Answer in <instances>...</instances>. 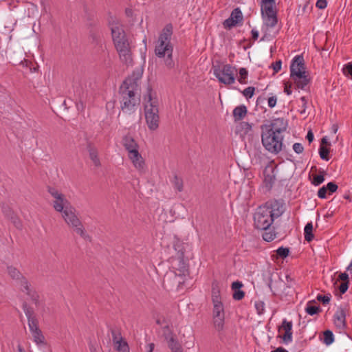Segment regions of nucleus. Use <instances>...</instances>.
Instances as JSON below:
<instances>
[{"instance_id": "nucleus-10", "label": "nucleus", "mask_w": 352, "mask_h": 352, "mask_svg": "<svg viewBox=\"0 0 352 352\" xmlns=\"http://www.w3.org/2000/svg\"><path fill=\"white\" fill-rule=\"evenodd\" d=\"M47 192L56 199L53 203V207L56 211L63 213L65 210L72 208L71 203L57 189L47 186Z\"/></svg>"}, {"instance_id": "nucleus-47", "label": "nucleus", "mask_w": 352, "mask_h": 352, "mask_svg": "<svg viewBox=\"0 0 352 352\" xmlns=\"http://www.w3.org/2000/svg\"><path fill=\"white\" fill-rule=\"evenodd\" d=\"M223 27L225 28L230 29L232 27H234L237 25V23L234 21V20L232 19V17H229L228 19H226L223 23Z\"/></svg>"}, {"instance_id": "nucleus-64", "label": "nucleus", "mask_w": 352, "mask_h": 352, "mask_svg": "<svg viewBox=\"0 0 352 352\" xmlns=\"http://www.w3.org/2000/svg\"><path fill=\"white\" fill-rule=\"evenodd\" d=\"M321 146H323L324 145L325 146L327 147H329L331 146V144L330 142L328 141V139L325 136V137H323L321 140Z\"/></svg>"}, {"instance_id": "nucleus-21", "label": "nucleus", "mask_w": 352, "mask_h": 352, "mask_svg": "<svg viewBox=\"0 0 352 352\" xmlns=\"http://www.w3.org/2000/svg\"><path fill=\"white\" fill-rule=\"evenodd\" d=\"M29 329L34 338V341L37 344H45V337L41 330L38 327V323H34L29 325Z\"/></svg>"}, {"instance_id": "nucleus-30", "label": "nucleus", "mask_w": 352, "mask_h": 352, "mask_svg": "<svg viewBox=\"0 0 352 352\" xmlns=\"http://www.w3.org/2000/svg\"><path fill=\"white\" fill-rule=\"evenodd\" d=\"M211 299L212 302H217L221 300L220 288L217 280L212 283Z\"/></svg>"}, {"instance_id": "nucleus-35", "label": "nucleus", "mask_w": 352, "mask_h": 352, "mask_svg": "<svg viewBox=\"0 0 352 352\" xmlns=\"http://www.w3.org/2000/svg\"><path fill=\"white\" fill-rule=\"evenodd\" d=\"M334 341V336L331 331L326 330L323 333V342L326 345L332 344Z\"/></svg>"}, {"instance_id": "nucleus-25", "label": "nucleus", "mask_w": 352, "mask_h": 352, "mask_svg": "<svg viewBox=\"0 0 352 352\" xmlns=\"http://www.w3.org/2000/svg\"><path fill=\"white\" fill-rule=\"evenodd\" d=\"M23 309L28 318V326L34 323H38V320L34 315V311L32 307L28 306L27 302H24L22 305Z\"/></svg>"}, {"instance_id": "nucleus-26", "label": "nucleus", "mask_w": 352, "mask_h": 352, "mask_svg": "<svg viewBox=\"0 0 352 352\" xmlns=\"http://www.w3.org/2000/svg\"><path fill=\"white\" fill-rule=\"evenodd\" d=\"M122 144L125 149L129 152V150L136 149L139 146L134 138L130 135H126L122 138Z\"/></svg>"}, {"instance_id": "nucleus-1", "label": "nucleus", "mask_w": 352, "mask_h": 352, "mask_svg": "<svg viewBox=\"0 0 352 352\" xmlns=\"http://www.w3.org/2000/svg\"><path fill=\"white\" fill-rule=\"evenodd\" d=\"M280 207L277 200H269L258 207L254 214V226L257 230L265 231L262 236L265 241L270 242L276 238V233L274 231L267 230H270L274 219L282 214Z\"/></svg>"}, {"instance_id": "nucleus-32", "label": "nucleus", "mask_w": 352, "mask_h": 352, "mask_svg": "<svg viewBox=\"0 0 352 352\" xmlns=\"http://www.w3.org/2000/svg\"><path fill=\"white\" fill-rule=\"evenodd\" d=\"M304 235L305 240L307 242H311L314 239V235L313 234V224L311 222H309L305 225Z\"/></svg>"}, {"instance_id": "nucleus-24", "label": "nucleus", "mask_w": 352, "mask_h": 352, "mask_svg": "<svg viewBox=\"0 0 352 352\" xmlns=\"http://www.w3.org/2000/svg\"><path fill=\"white\" fill-rule=\"evenodd\" d=\"M270 124H273V131L278 134L285 131L287 126V122L284 118H276Z\"/></svg>"}, {"instance_id": "nucleus-42", "label": "nucleus", "mask_w": 352, "mask_h": 352, "mask_svg": "<svg viewBox=\"0 0 352 352\" xmlns=\"http://www.w3.org/2000/svg\"><path fill=\"white\" fill-rule=\"evenodd\" d=\"M276 252L279 258L284 259L289 256L290 251L289 248L280 247L276 250Z\"/></svg>"}, {"instance_id": "nucleus-16", "label": "nucleus", "mask_w": 352, "mask_h": 352, "mask_svg": "<svg viewBox=\"0 0 352 352\" xmlns=\"http://www.w3.org/2000/svg\"><path fill=\"white\" fill-rule=\"evenodd\" d=\"M111 36L113 44L128 40L125 31L123 28L120 25H114L111 28Z\"/></svg>"}, {"instance_id": "nucleus-60", "label": "nucleus", "mask_w": 352, "mask_h": 352, "mask_svg": "<svg viewBox=\"0 0 352 352\" xmlns=\"http://www.w3.org/2000/svg\"><path fill=\"white\" fill-rule=\"evenodd\" d=\"M156 324L158 325H162L163 324H168V321L165 318L164 316H162V318H157L156 320Z\"/></svg>"}, {"instance_id": "nucleus-6", "label": "nucleus", "mask_w": 352, "mask_h": 352, "mask_svg": "<svg viewBox=\"0 0 352 352\" xmlns=\"http://www.w3.org/2000/svg\"><path fill=\"white\" fill-rule=\"evenodd\" d=\"M290 78L294 80L297 87L304 89L309 83L310 78L306 72L304 58L302 55L294 58L290 65Z\"/></svg>"}, {"instance_id": "nucleus-37", "label": "nucleus", "mask_w": 352, "mask_h": 352, "mask_svg": "<svg viewBox=\"0 0 352 352\" xmlns=\"http://www.w3.org/2000/svg\"><path fill=\"white\" fill-rule=\"evenodd\" d=\"M324 171H320L318 175H316L313 177L311 184L314 186H319L324 181Z\"/></svg>"}, {"instance_id": "nucleus-33", "label": "nucleus", "mask_w": 352, "mask_h": 352, "mask_svg": "<svg viewBox=\"0 0 352 352\" xmlns=\"http://www.w3.org/2000/svg\"><path fill=\"white\" fill-rule=\"evenodd\" d=\"M162 331L163 337L164 338L167 342H170L172 339H177L175 338V334L168 324H166L164 327H162Z\"/></svg>"}, {"instance_id": "nucleus-44", "label": "nucleus", "mask_w": 352, "mask_h": 352, "mask_svg": "<svg viewBox=\"0 0 352 352\" xmlns=\"http://www.w3.org/2000/svg\"><path fill=\"white\" fill-rule=\"evenodd\" d=\"M116 349L118 352H129V347L126 341L118 343V344L116 346Z\"/></svg>"}, {"instance_id": "nucleus-34", "label": "nucleus", "mask_w": 352, "mask_h": 352, "mask_svg": "<svg viewBox=\"0 0 352 352\" xmlns=\"http://www.w3.org/2000/svg\"><path fill=\"white\" fill-rule=\"evenodd\" d=\"M168 346L171 352H184L183 348L177 339H172L170 342H168Z\"/></svg>"}, {"instance_id": "nucleus-13", "label": "nucleus", "mask_w": 352, "mask_h": 352, "mask_svg": "<svg viewBox=\"0 0 352 352\" xmlns=\"http://www.w3.org/2000/svg\"><path fill=\"white\" fill-rule=\"evenodd\" d=\"M274 6H261L262 15H265V25L270 28H274L278 23L276 11L273 8Z\"/></svg>"}, {"instance_id": "nucleus-28", "label": "nucleus", "mask_w": 352, "mask_h": 352, "mask_svg": "<svg viewBox=\"0 0 352 352\" xmlns=\"http://www.w3.org/2000/svg\"><path fill=\"white\" fill-rule=\"evenodd\" d=\"M252 124L248 122H241L236 126V133L240 134L241 136H245L252 131Z\"/></svg>"}, {"instance_id": "nucleus-3", "label": "nucleus", "mask_w": 352, "mask_h": 352, "mask_svg": "<svg viewBox=\"0 0 352 352\" xmlns=\"http://www.w3.org/2000/svg\"><path fill=\"white\" fill-rule=\"evenodd\" d=\"M173 32V27L171 23L166 24L162 29L158 38V44L155 46V55L160 58L164 57L165 65L168 69H172L175 66V63L172 58L173 47L170 43L171 36Z\"/></svg>"}, {"instance_id": "nucleus-11", "label": "nucleus", "mask_w": 352, "mask_h": 352, "mask_svg": "<svg viewBox=\"0 0 352 352\" xmlns=\"http://www.w3.org/2000/svg\"><path fill=\"white\" fill-rule=\"evenodd\" d=\"M213 304V322L215 329L218 331H221L223 329L224 320H225V312L224 307L222 301H217V302H212Z\"/></svg>"}, {"instance_id": "nucleus-46", "label": "nucleus", "mask_w": 352, "mask_h": 352, "mask_svg": "<svg viewBox=\"0 0 352 352\" xmlns=\"http://www.w3.org/2000/svg\"><path fill=\"white\" fill-rule=\"evenodd\" d=\"M327 191L329 192V195L336 192V190L338 188V185L335 182H329L327 186H324Z\"/></svg>"}, {"instance_id": "nucleus-43", "label": "nucleus", "mask_w": 352, "mask_h": 352, "mask_svg": "<svg viewBox=\"0 0 352 352\" xmlns=\"http://www.w3.org/2000/svg\"><path fill=\"white\" fill-rule=\"evenodd\" d=\"M19 284L21 285V286L23 287L24 289H22V291L25 292L28 296H29V294L35 292V290L30 289V284L29 283L26 278L23 279Z\"/></svg>"}, {"instance_id": "nucleus-48", "label": "nucleus", "mask_w": 352, "mask_h": 352, "mask_svg": "<svg viewBox=\"0 0 352 352\" xmlns=\"http://www.w3.org/2000/svg\"><path fill=\"white\" fill-rule=\"evenodd\" d=\"M316 299L322 302L323 305H327L329 303L330 300H331V295L329 294V296H326V295H321V294H318L316 297Z\"/></svg>"}, {"instance_id": "nucleus-20", "label": "nucleus", "mask_w": 352, "mask_h": 352, "mask_svg": "<svg viewBox=\"0 0 352 352\" xmlns=\"http://www.w3.org/2000/svg\"><path fill=\"white\" fill-rule=\"evenodd\" d=\"M334 323L336 326L340 329L346 328V311L344 309L340 307L337 310L334 315Z\"/></svg>"}, {"instance_id": "nucleus-52", "label": "nucleus", "mask_w": 352, "mask_h": 352, "mask_svg": "<svg viewBox=\"0 0 352 352\" xmlns=\"http://www.w3.org/2000/svg\"><path fill=\"white\" fill-rule=\"evenodd\" d=\"M29 296L30 297L31 300L34 302L36 306H38L39 305V295L35 291L32 293L29 294Z\"/></svg>"}, {"instance_id": "nucleus-61", "label": "nucleus", "mask_w": 352, "mask_h": 352, "mask_svg": "<svg viewBox=\"0 0 352 352\" xmlns=\"http://www.w3.org/2000/svg\"><path fill=\"white\" fill-rule=\"evenodd\" d=\"M306 138L307 139L309 144L314 141V135L311 129L308 131Z\"/></svg>"}, {"instance_id": "nucleus-41", "label": "nucleus", "mask_w": 352, "mask_h": 352, "mask_svg": "<svg viewBox=\"0 0 352 352\" xmlns=\"http://www.w3.org/2000/svg\"><path fill=\"white\" fill-rule=\"evenodd\" d=\"M173 186L175 189L177 190L178 192H182L183 190L184 183L182 178L179 177L177 175H175L173 178Z\"/></svg>"}, {"instance_id": "nucleus-9", "label": "nucleus", "mask_w": 352, "mask_h": 352, "mask_svg": "<svg viewBox=\"0 0 352 352\" xmlns=\"http://www.w3.org/2000/svg\"><path fill=\"white\" fill-rule=\"evenodd\" d=\"M214 74L219 81L225 85H232L235 82L234 71L236 68L230 64L224 65L221 69L219 66L213 65Z\"/></svg>"}, {"instance_id": "nucleus-22", "label": "nucleus", "mask_w": 352, "mask_h": 352, "mask_svg": "<svg viewBox=\"0 0 352 352\" xmlns=\"http://www.w3.org/2000/svg\"><path fill=\"white\" fill-rule=\"evenodd\" d=\"M243 284L239 280L234 281L231 285V289L233 291L232 298L235 300H241L245 296V292L241 290Z\"/></svg>"}, {"instance_id": "nucleus-29", "label": "nucleus", "mask_w": 352, "mask_h": 352, "mask_svg": "<svg viewBox=\"0 0 352 352\" xmlns=\"http://www.w3.org/2000/svg\"><path fill=\"white\" fill-rule=\"evenodd\" d=\"M248 113L247 107L241 104L235 107L233 110V117L235 121L243 120Z\"/></svg>"}, {"instance_id": "nucleus-40", "label": "nucleus", "mask_w": 352, "mask_h": 352, "mask_svg": "<svg viewBox=\"0 0 352 352\" xmlns=\"http://www.w3.org/2000/svg\"><path fill=\"white\" fill-rule=\"evenodd\" d=\"M230 16L232 17L234 21L236 22L237 23L243 20V14L241 10L239 8L234 9L232 11Z\"/></svg>"}, {"instance_id": "nucleus-56", "label": "nucleus", "mask_w": 352, "mask_h": 352, "mask_svg": "<svg viewBox=\"0 0 352 352\" xmlns=\"http://www.w3.org/2000/svg\"><path fill=\"white\" fill-rule=\"evenodd\" d=\"M327 6V0H318L316 6L319 9H324Z\"/></svg>"}, {"instance_id": "nucleus-27", "label": "nucleus", "mask_w": 352, "mask_h": 352, "mask_svg": "<svg viewBox=\"0 0 352 352\" xmlns=\"http://www.w3.org/2000/svg\"><path fill=\"white\" fill-rule=\"evenodd\" d=\"M7 270L10 278L13 280L19 281V283H20L23 279L25 278V277L20 272V271L12 265H8L7 267Z\"/></svg>"}, {"instance_id": "nucleus-19", "label": "nucleus", "mask_w": 352, "mask_h": 352, "mask_svg": "<svg viewBox=\"0 0 352 352\" xmlns=\"http://www.w3.org/2000/svg\"><path fill=\"white\" fill-rule=\"evenodd\" d=\"M285 283L279 278L278 280H275L274 283L272 281V277L270 278L268 286L274 295H288L289 292H284L282 290V287L285 286Z\"/></svg>"}, {"instance_id": "nucleus-31", "label": "nucleus", "mask_w": 352, "mask_h": 352, "mask_svg": "<svg viewBox=\"0 0 352 352\" xmlns=\"http://www.w3.org/2000/svg\"><path fill=\"white\" fill-rule=\"evenodd\" d=\"M313 303H316L315 300L309 301L305 308L306 313L310 316L318 314L322 311V309L319 305H312Z\"/></svg>"}, {"instance_id": "nucleus-12", "label": "nucleus", "mask_w": 352, "mask_h": 352, "mask_svg": "<svg viewBox=\"0 0 352 352\" xmlns=\"http://www.w3.org/2000/svg\"><path fill=\"white\" fill-rule=\"evenodd\" d=\"M122 63L129 65L133 62L132 54L129 41H122L114 45Z\"/></svg>"}, {"instance_id": "nucleus-54", "label": "nucleus", "mask_w": 352, "mask_h": 352, "mask_svg": "<svg viewBox=\"0 0 352 352\" xmlns=\"http://www.w3.org/2000/svg\"><path fill=\"white\" fill-rule=\"evenodd\" d=\"M293 149L298 154L302 153L304 151V148L300 143H294Z\"/></svg>"}, {"instance_id": "nucleus-8", "label": "nucleus", "mask_w": 352, "mask_h": 352, "mask_svg": "<svg viewBox=\"0 0 352 352\" xmlns=\"http://www.w3.org/2000/svg\"><path fill=\"white\" fill-rule=\"evenodd\" d=\"M76 209L72 206V208L65 210L62 214L63 217L67 224L74 228V231L84 239L91 240V237L86 233V231L77 215Z\"/></svg>"}, {"instance_id": "nucleus-23", "label": "nucleus", "mask_w": 352, "mask_h": 352, "mask_svg": "<svg viewBox=\"0 0 352 352\" xmlns=\"http://www.w3.org/2000/svg\"><path fill=\"white\" fill-rule=\"evenodd\" d=\"M87 149L89 152V155L91 160L93 162L94 164L96 167H99L101 166V163L100 159L98 157V152L96 147L94 145V144L91 142H87Z\"/></svg>"}, {"instance_id": "nucleus-14", "label": "nucleus", "mask_w": 352, "mask_h": 352, "mask_svg": "<svg viewBox=\"0 0 352 352\" xmlns=\"http://www.w3.org/2000/svg\"><path fill=\"white\" fill-rule=\"evenodd\" d=\"M275 169L276 167L272 165H267L263 170V182L268 190H270L272 188L276 181Z\"/></svg>"}, {"instance_id": "nucleus-15", "label": "nucleus", "mask_w": 352, "mask_h": 352, "mask_svg": "<svg viewBox=\"0 0 352 352\" xmlns=\"http://www.w3.org/2000/svg\"><path fill=\"white\" fill-rule=\"evenodd\" d=\"M283 330L285 333L280 337L285 343H288L292 340V322L284 319L280 326L278 327V331L280 332Z\"/></svg>"}, {"instance_id": "nucleus-53", "label": "nucleus", "mask_w": 352, "mask_h": 352, "mask_svg": "<svg viewBox=\"0 0 352 352\" xmlns=\"http://www.w3.org/2000/svg\"><path fill=\"white\" fill-rule=\"evenodd\" d=\"M327 189L324 186L319 188L318 191V196L320 199H325L327 197Z\"/></svg>"}, {"instance_id": "nucleus-62", "label": "nucleus", "mask_w": 352, "mask_h": 352, "mask_svg": "<svg viewBox=\"0 0 352 352\" xmlns=\"http://www.w3.org/2000/svg\"><path fill=\"white\" fill-rule=\"evenodd\" d=\"M284 91L286 94L290 95L292 94V85L287 82L285 83Z\"/></svg>"}, {"instance_id": "nucleus-17", "label": "nucleus", "mask_w": 352, "mask_h": 352, "mask_svg": "<svg viewBox=\"0 0 352 352\" xmlns=\"http://www.w3.org/2000/svg\"><path fill=\"white\" fill-rule=\"evenodd\" d=\"M129 157L131 160L134 166L140 170L144 169L145 163L143 157L138 151V148L129 150Z\"/></svg>"}, {"instance_id": "nucleus-55", "label": "nucleus", "mask_w": 352, "mask_h": 352, "mask_svg": "<svg viewBox=\"0 0 352 352\" xmlns=\"http://www.w3.org/2000/svg\"><path fill=\"white\" fill-rule=\"evenodd\" d=\"M349 283L345 282L340 284L339 286V292L341 294H344L346 292L349 288Z\"/></svg>"}, {"instance_id": "nucleus-59", "label": "nucleus", "mask_w": 352, "mask_h": 352, "mask_svg": "<svg viewBox=\"0 0 352 352\" xmlns=\"http://www.w3.org/2000/svg\"><path fill=\"white\" fill-rule=\"evenodd\" d=\"M275 0H262L261 6H274Z\"/></svg>"}, {"instance_id": "nucleus-18", "label": "nucleus", "mask_w": 352, "mask_h": 352, "mask_svg": "<svg viewBox=\"0 0 352 352\" xmlns=\"http://www.w3.org/2000/svg\"><path fill=\"white\" fill-rule=\"evenodd\" d=\"M3 212L6 217L11 221L13 225L19 230L23 228V223L19 217L14 212V211L9 206H4L3 208Z\"/></svg>"}, {"instance_id": "nucleus-7", "label": "nucleus", "mask_w": 352, "mask_h": 352, "mask_svg": "<svg viewBox=\"0 0 352 352\" xmlns=\"http://www.w3.org/2000/svg\"><path fill=\"white\" fill-rule=\"evenodd\" d=\"M173 246L176 255L171 258L174 263L173 268L179 272V276H185L189 272L188 257L186 256L188 245L177 239Z\"/></svg>"}, {"instance_id": "nucleus-39", "label": "nucleus", "mask_w": 352, "mask_h": 352, "mask_svg": "<svg viewBox=\"0 0 352 352\" xmlns=\"http://www.w3.org/2000/svg\"><path fill=\"white\" fill-rule=\"evenodd\" d=\"M111 333L112 335L113 342L116 344V346L118 345V343H121V342L125 341L121 336L120 332H117L115 329H111Z\"/></svg>"}, {"instance_id": "nucleus-36", "label": "nucleus", "mask_w": 352, "mask_h": 352, "mask_svg": "<svg viewBox=\"0 0 352 352\" xmlns=\"http://www.w3.org/2000/svg\"><path fill=\"white\" fill-rule=\"evenodd\" d=\"M239 73V77L238 78V81L241 84H247L248 83L247 78H248V71L247 70V69L244 68V67L240 68Z\"/></svg>"}, {"instance_id": "nucleus-51", "label": "nucleus", "mask_w": 352, "mask_h": 352, "mask_svg": "<svg viewBox=\"0 0 352 352\" xmlns=\"http://www.w3.org/2000/svg\"><path fill=\"white\" fill-rule=\"evenodd\" d=\"M343 73L346 76L352 77V62L346 64L343 68Z\"/></svg>"}, {"instance_id": "nucleus-2", "label": "nucleus", "mask_w": 352, "mask_h": 352, "mask_svg": "<svg viewBox=\"0 0 352 352\" xmlns=\"http://www.w3.org/2000/svg\"><path fill=\"white\" fill-rule=\"evenodd\" d=\"M143 70L138 69L133 71L122 82L119 87L118 93L121 96L120 108L124 113L132 114L140 104V95L138 81L142 78Z\"/></svg>"}, {"instance_id": "nucleus-58", "label": "nucleus", "mask_w": 352, "mask_h": 352, "mask_svg": "<svg viewBox=\"0 0 352 352\" xmlns=\"http://www.w3.org/2000/svg\"><path fill=\"white\" fill-rule=\"evenodd\" d=\"M338 279L343 281V283H349V274L346 272L340 273L338 276Z\"/></svg>"}, {"instance_id": "nucleus-5", "label": "nucleus", "mask_w": 352, "mask_h": 352, "mask_svg": "<svg viewBox=\"0 0 352 352\" xmlns=\"http://www.w3.org/2000/svg\"><path fill=\"white\" fill-rule=\"evenodd\" d=\"M261 129L263 146L272 153H278L283 147V136H279V134L273 131V124H263Z\"/></svg>"}, {"instance_id": "nucleus-57", "label": "nucleus", "mask_w": 352, "mask_h": 352, "mask_svg": "<svg viewBox=\"0 0 352 352\" xmlns=\"http://www.w3.org/2000/svg\"><path fill=\"white\" fill-rule=\"evenodd\" d=\"M277 102L276 96H272L268 98V106L273 108L276 106Z\"/></svg>"}, {"instance_id": "nucleus-49", "label": "nucleus", "mask_w": 352, "mask_h": 352, "mask_svg": "<svg viewBox=\"0 0 352 352\" xmlns=\"http://www.w3.org/2000/svg\"><path fill=\"white\" fill-rule=\"evenodd\" d=\"M264 307L265 304L263 301H256L255 302V308L257 311L258 314L261 315L264 312Z\"/></svg>"}, {"instance_id": "nucleus-45", "label": "nucleus", "mask_w": 352, "mask_h": 352, "mask_svg": "<svg viewBox=\"0 0 352 352\" xmlns=\"http://www.w3.org/2000/svg\"><path fill=\"white\" fill-rule=\"evenodd\" d=\"M254 87H248L242 91V94L247 99H250L254 96Z\"/></svg>"}, {"instance_id": "nucleus-4", "label": "nucleus", "mask_w": 352, "mask_h": 352, "mask_svg": "<svg viewBox=\"0 0 352 352\" xmlns=\"http://www.w3.org/2000/svg\"><path fill=\"white\" fill-rule=\"evenodd\" d=\"M153 89L148 85L144 100H147L144 104V116L148 129L151 131H155L159 127L160 116L158 102L157 99L153 98Z\"/></svg>"}, {"instance_id": "nucleus-63", "label": "nucleus", "mask_w": 352, "mask_h": 352, "mask_svg": "<svg viewBox=\"0 0 352 352\" xmlns=\"http://www.w3.org/2000/svg\"><path fill=\"white\" fill-rule=\"evenodd\" d=\"M252 38L253 41H256L258 38V32L254 29H252L251 31Z\"/></svg>"}, {"instance_id": "nucleus-38", "label": "nucleus", "mask_w": 352, "mask_h": 352, "mask_svg": "<svg viewBox=\"0 0 352 352\" xmlns=\"http://www.w3.org/2000/svg\"><path fill=\"white\" fill-rule=\"evenodd\" d=\"M330 148L324 146H320L319 148V155L322 160L328 161L329 160Z\"/></svg>"}, {"instance_id": "nucleus-50", "label": "nucleus", "mask_w": 352, "mask_h": 352, "mask_svg": "<svg viewBox=\"0 0 352 352\" xmlns=\"http://www.w3.org/2000/svg\"><path fill=\"white\" fill-rule=\"evenodd\" d=\"M282 61L281 60H278L272 63L271 67L274 73H278L281 69Z\"/></svg>"}]
</instances>
